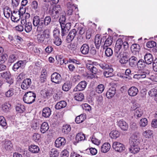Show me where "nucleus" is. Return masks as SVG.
<instances>
[{
	"label": "nucleus",
	"mask_w": 157,
	"mask_h": 157,
	"mask_svg": "<svg viewBox=\"0 0 157 157\" xmlns=\"http://www.w3.org/2000/svg\"><path fill=\"white\" fill-rule=\"evenodd\" d=\"M128 44L127 42H123L121 39H118L116 41L114 49L115 56L118 58L120 59L119 62L122 65L126 64L128 63L129 58V54L127 52H122V48L127 49Z\"/></svg>",
	"instance_id": "1"
},
{
	"label": "nucleus",
	"mask_w": 157,
	"mask_h": 157,
	"mask_svg": "<svg viewBox=\"0 0 157 157\" xmlns=\"http://www.w3.org/2000/svg\"><path fill=\"white\" fill-rule=\"evenodd\" d=\"M44 10L47 11L49 9L48 13L51 16L52 18L57 19L62 11V8L59 5H56L53 7L51 5L50 6L48 3L44 4L43 6Z\"/></svg>",
	"instance_id": "2"
},
{
	"label": "nucleus",
	"mask_w": 157,
	"mask_h": 157,
	"mask_svg": "<svg viewBox=\"0 0 157 157\" xmlns=\"http://www.w3.org/2000/svg\"><path fill=\"white\" fill-rule=\"evenodd\" d=\"M51 30L49 29H45L37 36L38 42L44 44L48 43L51 38Z\"/></svg>",
	"instance_id": "3"
},
{
	"label": "nucleus",
	"mask_w": 157,
	"mask_h": 157,
	"mask_svg": "<svg viewBox=\"0 0 157 157\" xmlns=\"http://www.w3.org/2000/svg\"><path fill=\"white\" fill-rule=\"evenodd\" d=\"M129 143L130 145L129 150L130 152L133 154L138 152L140 150L138 146L140 143L138 140L137 136L134 135L132 136Z\"/></svg>",
	"instance_id": "4"
},
{
	"label": "nucleus",
	"mask_w": 157,
	"mask_h": 157,
	"mask_svg": "<svg viewBox=\"0 0 157 157\" xmlns=\"http://www.w3.org/2000/svg\"><path fill=\"white\" fill-rule=\"evenodd\" d=\"M33 24L35 26H37V29L42 30L45 25L43 21V18H40L39 16H35L33 19Z\"/></svg>",
	"instance_id": "5"
},
{
	"label": "nucleus",
	"mask_w": 157,
	"mask_h": 157,
	"mask_svg": "<svg viewBox=\"0 0 157 157\" xmlns=\"http://www.w3.org/2000/svg\"><path fill=\"white\" fill-rule=\"evenodd\" d=\"M24 14L25 15V30L27 33L29 32V11L28 7L25 8Z\"/></svg>",
	"instance_id": "6"
},
{
	"label": "nucleus",
	"mask_w": 157,
	"mask_h": 157,
	"mask_svg": "<svg viewBox=\"0 0 157 157\" xmlns=\"http://www.w3.org/2000/svg\"><path fill=\"white\" fill-rule=\"evenodd\" d=\"M61 36L62 37L66 36L68 33L71 28V24L70 22L61 25Z\"/></svg>",
	"instance_id": "7"
},
{
	"label": "nucleus",
	"mask_w": 157,
	"mask_h": 157,
	"mask_svg": "<svg viewBox=\"0 0 157 157\" xmlns=\"http://www.w3.org/2000/svg\"><path fill=\"white\" fill-rule=\"evenodd\" d=\"M0 76L6 80V82L11 85L13 83V80L11 77V75L9 71H6L0 73Z\"/></svg>",
	"instance_id": "8"
},
{
	"label": "nucleus",
	"mask_w": 157,
	"mask_h": 157,
	"mask_svg": "<svg viewBox=\"0 0 157 157\" xmlns=\"http://www.w3.org/2000/svg\"><path fill=\"white\" fill-rule=\"evenodd\" d=\"M62 79L61 75L57 72H54L51 75V81L52 82L59 84L61 82Z\"/></svg>",
	"instance_id": "9"
},
{
	"label": "nucleus",
	"mask_w": 157,
	"mask_h": 157,
	"mask_svg": "<svg viewBox=\"0 0 157 157\" xmlns=\"http://www.w3.org/2000/svg\"><path fill=\"white\" fill-rule=\"evenodd\" d=\"M66 140L63 137H59L55 140V145L57 148L63 147L65 144Z\"/></svg>",
	"instance_id": "10"
},
{
	"label": "nucleus",
	"mask_w": 157,
	"mask_h": 157,
	"mask_svg": "<svg viewBox=\"0 0 157 157\" xmlns=\"http://www.w3.org/2000/svg\"><path fill=\"white\" fill-rule=\"evenodd\" d=\"M105 39L106 38L105 36H103L101 38L99 36V35H97L96 36L94 39V43L97 49H99L101 42L103 43Z\"/></svg>",
	"instance_id": "11"
},
{
	"label": "nucleus",
	"mask_w": 157,
	"mask_h": 157,
	"mask_svg": "<svg viewBox=\"0 0 157 157\" xmlns=\"http://www.w3.org/2000/svg\"><path fill=\"white\" fill-rule=\"evenodd\" d=\"M113 147L116 151L119 152H122L125 149V147L123 144L117 142L113 143Z\"/></svg>",
	"instance_id": "12"
},
{
	"label": "nucleus",
	"mask_w": 157,
	"mask_h": 157,
	"mask_svg": "<svg viewBox=\"0 0 157 157\" xmlns=\"http://www.w3.org/2000/svg\"><path fill=\"white\" fill-rule=\"evenodd\" d=\"M27 62L25 60L18 61L14 64L12 68V70L14 71H17L19 68L24 67Z\"/></svg>",
	"instance_id": "13"
},
{
	"label": "nucleus",
	"mask_w": 157,
	"mask_h": 157,
	"mask_svg": "<svg viewBox=\"0 0 157 157\" xmlns=\"http://www.w3.org/2000/svg\"><path fill=\"white\" fill-rule=\"evenodd\" d=\"M86 67L87 69L93 74L92 75V78H94L95 77L94 75L96 74L98 72V70L97 68L94 67L93 65L90 63L86 64Z\"/></svg>",
	"instance_id": "14"
},
{
	"label": "nucleus",
	"mask_w": 157,
	"mask_h": 157,
	"mask_svg": "<svg viewBox=\"0 0 157 157\" xmlns=\"http://www.w3.org/2000/svg\"><path fill=\"white\" fill-rule=\"evenodd\" d=\"M87 85L86 82L85 81L80 82L74 89V91H82L85 89Z\"/></svg>",
	"instance_id": "15"
},
{
	"label": "nucleus",
	"mask_w": 157,
	"mask_h": 157,
	"mask_svg": "<svg viewBox=\"0 0 157 157\" xmlns=\"http://www.w3.org/2000/svg\"><path fill=\"white\" fill-rule=\"evenodd\" d=\"M90 48L88 44L85 43L82 44L80 48V51L81 53L84 55H86L89 54Z\"/></svg>",
	"instance_id": "16"
},
{
	"label": "nucleus",
	"mask_w": 157,
	"mask_h": 157,
	"mask_svg": "<svg viewBox=\"0 0 157 157\" xmlns=\"http://www.w3.org/2000/svg\"><path fill=\"white\" fill-rule=\"evenodd\" d=\"M116 91L115 87H112L110 88L106 92V97L110 99L113 97L115 94Z\"/></svg>",
	"instance_id": "17"
},
{
	"label": "nucleus",
	"mask_w": 157,
	"mask_h": 157,
	"mask_svg": "<svg viewBox=\"0 0 157 157\" xmlns=\"http://www.w3.org/2000/svg\"><path fill=\"white\" fill-rule=\"evenodd\" d=\"M67 6L68 8L67 14L70 15H71L72 14L74 9H76L77 8L76 5H75L73 3L70 2L67 3Z\"/></svg>",
	"instance_id": "18"
},
{
	"label": "nucleus",
	"mask_w": 157,
	"mask_h": 157,
	"mask_svg": "<svg viewBox=\"0 0 157 157\" xmlns=\"http://www.w3.org/2000/svg\"><path fill=\"white\" fill-rule=\"evenodd\" d=\"M138 61L137 57L135 56H132L129 58L128 63L129 66L132 67H136Z\"/></svg>",
	"instance_id": "19"
},
{
	"label": "nucleus",
	"mask_w": 157,
	"mask_h": 157,
	"mask_svg": "<svg viewBox=\"0 0 157 157\" xmlns=\"http://www.w3.org/2000/svg\"><path fill=\"white\" fill-rule=\"evenodd\" d=\"M117 125L123 130L127 131L128 128V124L123 119L118 121Z\"/></svg>",
	"instance_id": "20"
},
{
	"label": "nucleus",
	"mask_w": 157,
	"mask_h": 157,
	"mask_svg": "<svg viewBox=\"0 0 157 157\" xmlns=\"http://www.w3.org/2000/svg\"><path fill=\"white\" fill-rule=\"evenodd\" d=\"M144 59L147 64H151L153 61V56L150 53H147L145 54L144 56Z\"/></svg>",
	"instance_id": "21"
},
{
	"label": "nucleus",
	"mask_w": 157,
	"mask_h": 157,
	"mask_svg": "<svg viewBox=\"0 0 157 157\" xmlns=\"http://www.w3.org/2000/svg\"><path fill=\"white\" fill-rule=\"evenodd\" d=\"M138 93V88L135 86H132L128 90V94L130 96L133 97L136 95Z\"/></svg>",
	"instance_id": "22"
},
{
	"label": "nucleus",
	"mask_w": 157,
	"mask_h": 157,
	"mask_svg": "<svg viewBox=\"0 0 157 157\" xmlns=\"http://www.w3.org/2000/svg\"><path fill=\"white\" fill-rule=\"evenodd\" d=\"M41 121L39 120L34 119L31 121V127L34 130L39 128L40 127V122Z\"/></svg>",
	"instance_id": "23"
},
{
	"label": "nucleus",
	"mask_w": 157,
	"mask_h": 157,
	"mask_svg": "<svg viewBox=\"0 0 157 157\" xmlns=\"http://www.w3.org/2000/svg\"><path fill=\"white\" fill-rule=\"evenodd\" d=\"M104 42H105L104 44L101 46L103 49H105V48H107L112 44L113 42L112 37L111 36L108 37L107 39H105Z\"/></svg>",
	"instance_id": "24"
},
{
	"label": "nucleus",
	"mask_w": 157,
	"mask_h": 157,
	"mask_svg": "<svg viewBox=\"0 0 157 157\" xmlns=\"http://www.w3.org/2000/svg\"><path fill=\"white\" fill-rule=\"evenodd\" d=\"M80 46V43L78 41H75L68 46L69 48L71 50L75 51Z\"/></svg>",
	"instance_id": "25"
},
{
	"label": "nucleus",
	"mask_w": 157,
	"mask_h": 157,
	"mask_svg": "<svg viewBox=\"0 0 157 157\" xmlns=\"http://www.w3.org/2000/svg\"><path fill=\"white\" fill-rule=\"evenodd\" d=\"M51 113L50 109L48 107L44 108L42 110V116L45 118L49 117Z\"/></svg>",
	"instance_id": "26"
},
{
	"label": "nucleus",
	"mask_w": 157,
	"mask_h": 157,
	"mask_svg": "<svg viewBox=\"0 0 157 157\" xmlns=\"http://www.w3.org/2000/svg\"><path fill=\"white\" fill-rule=\"evenodd\" d=\"M75 26L77 29V32L80 35H82L85 33V29L83 25L81 24L76 23Z\"/></svg>",
	"instance_id": "27"
},
{
	"label": "nucleus",
	"mask_w": 157,
	"mask_h": 157,
	"mask_svg": "<svg viewBox=\"0 0 157 157\" xmlns=\"http://www.w3.org/2000/svg\"><path fill=\"white\" fill-rule=\"evenodd\" d=\"M147 64V63L143 59L138 60L137 64L138 68L140 70H143L145 68Z\"/></svg>",
	"instance_id": "28"
},
{
	"label": "nucleus",
	"mask_w": 157,
	"mask_h": 157,
	"mask_svg": "<svg viewBox=\"0 0 157 157\" xmlns=\"http://www.w3.org/2000/svg\"><path fill=\"white\" fill-rule=\"evenodd\" d=\"M3 147L6 151H11L13 148V145L10 141H6L4 142Z\"/></svg>",
	"instance_id": "29"
},
{
	"label": "nucleus",
	"mask_w": 157,
	"mask_h": 157,
	"mask_svg": "<svg viewBox=\"0 0 157 157\" xmlns=\"http://www.w3.org/2000/svg\"><path fill=\"white\" fill-rule=\"evenodd\" d=\"M110 147V145L109 143H105L101 147V151L104 153H106L109 151Z\"/></svg>",
	"instance_id": "30"
},
{
	"label": "nucleus",
	"mask_w": 157,
	"mask_h": 157,
	"mask_svg": "<svg viewBox=\"0 0 157 157\" xmlns=\"http://www.w3.org/2000/svg\"><path fill=\"white\" fill-rule=\"evenodd\" d=\"M67 105V103L62 101L58 102L56 105L55 108L56 109H59L65 108Z\"/></svg>",
	"instance_id": "31"
},
{
	"label": "nucleus",
	"mask_w": 157,
	"mask_h": 157,
	"mask_svg": "<svg viewBox=\"0 0 157 157\" xmlns=\"http://www.w3.org/2000/svg\"><path fill=\"white\" fill-rule=\"evenodd\" d=\"M131 49L132 52L136 54H139V52L140 50V47L139 44H135L132 45Z\"/></svg>",
	"instance_id": "32"
},
{
	"label": "nucleus",
	"mask_w": 157,
	"mask_h": 157,
	"mask_svg": "<svg viewBox=\"0 0 157 157\" xmlns=\"http://www.w3.org/2000/svg\"><path fill=\"white\" fill-rule=\"evenodd\" d=\"M113 69L111 67L105 71L103 72V75L106 78L111 77L113 75Z\"/></svg>",
	"instance_id": "33"
},
{
	"label": "nucleus",
	"mask_w": 157,
	"mask_h": 157,
	"mask_svg": "<svg viewBox=\"0 0 157 157\" xmlns=\"http://www.w3.org/2000/svg\"><path fill=\"white\" fill-rule=\"evenodd\" d=\"M21 88L22 89L26 90L29 87V78H26L24 80L22 83Z\"/></svg>",
	"instance_id": "34"
},
{
	"label": "nucleus",
	"mask_w": 157,
	"mask_h": 157,
	"mask_svg": "<svg viewBox=\"0 0 157 157\" xmlns=\"http://www.w3.org/2000/svg\"><path fill=\"white\" fill-rule=\"evenodd\" d=\"M49 128V126L48 123L46 122H44L41 125L40 131L42 133H44L48 130Z\"/></svg>",
	"instance_id": "35"
},
{
	"label": "nucleus",
	"mask_w": 157,
	"mask_h": 157,
	"mask_svg": "<svg viewBox=\"0 0 157 157\" xmlns=\"http://www.w3.org/2000/svg\"><path fill=\"white\" fill-rule=\"evenodd\" d=\"M11 105L8 103H5L2 105V109L5 112L7 113L11 109Z\"/></svg>",
	"instance_id": "36"
},
{
	"label": "nucleus",
	"mask_w": 157,
	"mask_h": 157,
	"mask_svg": "<svg viewBox=\"0 0 157 157\" xmlns=\"http://www.w3.org/2000/svg\"><path fill=\"white\" fill-rule=\"evenodd\" d=\"M86 138L85 135L82 132H79L77 134L76 137V140L78 142L84 140Z\"/></svg>",
	"instance_id": "37"
},
{
	"label": "nucleus",
	"mask_w": 157,
	"mask_h": 157,
	"mask_svg": "<svg viewBox=\"0 0 157 157\" xmlns=\"http://www.w3.org/2000/svg\"><path fill=\"white\" fill-rule=\"evenodd\" d=\"M143 113V111L140 108H136L135 110L134 116L136 118L141 117Z\"/></svg>",
	"instance_id": "38"
},
{
	"label": "nucleus",
	"mask_w": 157,
	"mask_h": 157,
	"mask_svg": "<svg viewBox=\"0 0 157 157\" xmlns=\"http://www.w3.org/2000/svg\"><path fill=\"white\" fill-rule=\"evenodd\" d=\"M149 95L151 97H153L154 98V100L155 101H157V90L155 89H152L148 92Z\"/></svg>",
	"instance_id": "39"
},
{
	"label": "nucleus",
	"mask_w": 157,
	"mask_h": 157,
	"mask_svg": "<svg viewBox=\"0 0 157 157\" xmlns=\"http://www.w3.org/2000/svg\"><path fill=\"white\" fill-rule=\"evenodd\" d=\"M86 116L83 114H81L75 118V122L77 124H79L83 122L86 119Z\"/></svg>",
	"instance_id": "40"
},
{
	"label": "nucleus",
	"mask_w": 157,
	"mask_h": 157,
	"mask_svg": "<svg viewBox=\"0 0 157 157\" xmlns=\"http://www.w3.org/2000/svg\"><path fill=\"white\" fill-rule=\"evenodd\" d=\"M120 135V133L117 130H113L109 134V136L112 139H116Z\"/></svg>",
	"instance_id": "41"
},
{
	"label": "nucleus",
	"mask_w": 157,
	"mask_h": 157,
	"mask_svg": "<svg viewBox=\"0 0 157 157\" xmlns=\"http://www.w3.org/2000/svg\"><path fill=\"white\" fill-rule=\"evenodd\" d=\"M71 85L69 82H66L63 85L62 89L65 91H68L71 87Z\"/></svg>",
	"instance_id": "42"
},
{
	"label": "nucleus",
	"mask_w": 157,
	"mask_h": 157,
	"mask_svg": "<svg viewBox=\"0 0 157 157\" xmlns=\"http://www.w3.org/2000/svg\"><path fill=\"white\" fill-rule=\"evenodd\" d=\"M71 130V127L69 124L63 125L62 127V132L65 134H68Z\"/></svg>",
	"instance_id": "43"
},
{
	"label": "nucleus",
	"mask_w": 157,
	"mask_h": 157,
	"mask_svg": "<svg viewBox=\"0 0 157 157\" xmlns=\"http://www.w3.org/2000/svg\"><path fill=\"white\" fill-rule=\"evenodd\" d=\"M40 150L39 147L36 145H31L30 146V152L35 153L38 152Z\"/></svg>",
	"instance_id": "44"
},
{
	"label": "nucleus",
	"mask_w": 157,
	"mask_h": 157,
	"mask_svg": "<svg viewBox=\"0 0 157 157\" xmlns=\"http://www.w3.org/2000/svg\"><path fill=\"white\" fill-rule=\"evenodd\" d=\"M59 153L57 149L53 148L49 152V154L51 157H57L59 155Z\"/></svg>",
	"instance_id": "45"
},
{
	"label": "nucleus",
	"mask_w": 157,
	"mask_h": 157,
	"mask_svg": "<svg viewBox=\"0 0 157 157\" xmlns=\"http://www.w3.org/2000/svg\"><path fill=\"white\" fill-rule=\"evenodd\" d=\"M10 13L12 15V12L10 8L8 7L5 8L4 10V14L5 16L7 18H9L10 16Z\"/></svg>",
	"instance_id": "46"
},
{
	"label": "nucleus",
	"mask_w": 157,
	"mask_h": 157,
	"mask_svg": "<svg viewBox=\"0 0 157 157\" xmlns=\"http://www.w3.org/2000/svg\"><path fill=\"white\" fill-rule=\"evenodd\" d=\"M75 99L78 101H82L84 98L83 94L81 93H77L75 96Z\"/></svg>",
	"instance_id": "47"
},
{
	"label": "nucleus",
	"mask_w": 157,
	"mask_h": 157,
	"mask_svg": "<svg viewBox=\"0 0 157 157\" xmlns=\"http://www.w3.org/2000/svg\"><path fill=\"white\" fill-rule=\"evenodd\" d=\"M153 134V131L151 130H146L143 133V135L146 138H149Z\"/></svg>",
	"instance_id": "48"
},
{
	"label": "nucleus",
	"mask_w": 157,
	"mask_h": 157,
	"mask_svg": "<svg viewBox=\"0 0 157 157\" xmlns=\"http://www.w3.org/2000/svg\"><path fill=\"white\" fill-rule=\"evenodd\" d=\"M16 110L18 113H22L25 111V106L23 105L18 104L16 107Z\"/></svg>",
	"instance_id": "49"
},
{
	"label": "nucleus",
	"mask_w": 157,
	"mask_h": 157,
	"mask_svg": "<svg viewBox=\"0 0 157 157\" xmlns=\"http://www.w3.org/2000/svg\"><path fill=\"white\" fill-rule=\"evenodd\" d=\"M105 89L104 85L102 84H100L98 85L96 88V92L99 94L102 93Z\"/></svg>",
	"instance_id": "50"
},
{
	"label": "nucleus",
	"mask_w": 157,
	"mask_h": 157,
	"mask_svg": "<svg viewBox=\"0 0 157 157\" xmlns=\"http://www.w3.org/2000/svg\"><path fill=\"white\" fill-rule=\"evenodd\" d=\"M148 123L147 119L145 118H142L140 121L139 124L141 127H144L146 126Z\"/></svg>",
	"instance_id": "51"
},
{
	"label": "nucleus",
	"mask_w": 157,
	"mask_h": 157,
	"mask_svg": "<svg viewBox=\"0 0 157 157\" xmlns=\"http://www.w3.org/2000/svg\"><path fill=\"white\" fill-rule=\"evenodd\" d=\"M41 137V135L37 133H35L33 135L32 138V139L35 142L39 141Z\"/></svg>",
	"instance_id": "52"
},
{
	"label": "nucleus",
	"mask_w": 157,
	"mask_h": 157,
	"mask_svg": "<svg viewBox=\"0 0 157 157\" xmlns=\"http://www.w3.org/2000/svg\"><path fill=\"white\" fill-rule=\"evenodd\" d=\"M14 89L13 88H10L5 93L7 97H10L14 94Z\"/></svg>",
	"instance_id": "53"
},
{
	"label": "nucleus",
	"mask_w": 157,
	"mask_h": 157,
	"mask_svg": "<svg viewBox=\"0 0 157 157\" xmlns=\"http://www.w3.org/2000/svg\"><path fill=\"white\" fill-rule=\"evenodd\" d=\"M105 54L106 56L110 57L113 54V51L110 48L107 47L105 51Z\"/></svg>",
	"instance_id": "54"
},
{
	"label": "nucleus",
	"mask_w": 157,
	"mask_h": 157,
	"mask_svg": "<svg viewBox=\"0 0 157 157\" xmlns=\"http://www.w3.org/2000/svg\"><path fill=\"white\" fill-rule=\"evenodd\" d=\"M8 56L7 54H4L0 56V65L2 64L7 60Z\"/></svg>",
	"instance_id": "55"
},
{
	"label": "nucleus",
	"mask_w": 157,
	"mask_h": 157,
	"mask_svg": "<svg viewBox=\"0 0 157 157\" xmlns=\"http://www.w3.org/2000/svg\"><path fill=\"white\" fill-rule=\"evenodd\" d=\"M62 43L61 39L59 37L55 38L53 39V43L57 46L60 45Z\"/></svg>",
	"instance_id": "56"
},
{
	"label": "nucleus",
	"mask_w": 157,
	"mask_h": 157,
	"mask_svg": "<svg viewBox=\"0 0 157 157\" xmlns=\"http://www.w3.org/2000/svg\"><path fill=\"white\" fill-rule=\"evenodd\" d=\"M0 125L2 127H5L7 125L5 119L2 116H0Z\"/></svg>",
	"instance_id": "57"
},
{
	"label": "nucleus",
	"mask_w": 157,
	"mask_h": 157,
	"mask_svg": "<svg viewBox=\"0 0 157 157\" xmlns=\"http://www.w3.org/2000/svg\"><path fill=\"white\" fill-rule=\"evenodd\" d=\"M17 59L16 56L14 55H11L9 56L8 62L10 63H13Z\"/></svg>",
	"instance_id": "58"
},
{
	"label": "nucleus",
	"mask_w": 157,
	"mask_h": 157,
	"mask_svg": "<svg viewBox=\"0 0 157 157\" xmlns=\"http://www.w3.org/2000/svg\"><path fill=\"white\" fill-rule=\"evenodd\" d=\"M156 43L153 41H149L146 44L148 48H152L156 46Z\"/></svg>",
	"instance_id": "59"
},
{
	"label": "nucleus",
	"mask_w": 157,
	"mask_h": 157,
	"mask_svg": "<svg viewBox=\"0 0 157 157\" xmlns=\"http://www.w3.org/2000/svg\"><path fill=\"white\" fill-rule=\"evenodd\" d=\"M51 18L49 16H47L45 17V18L44 19V23L45 25L47 26L48 25L51 21Z\"/></svg>",
	"instance_id": "60"
},
{
	"label": "nucleus",
	"mask_w": 157,
	"mask_h": 157,
	"mask_svg": "<svg viewBox=\"0 0 157 157\" xmlns=\"http://www.w3.org/2000/svg\"><path fill=\"white\" fill-rule=\"evenodd\" d=\"M29 93V92H26L25 94L24 95L23 99L24 102L27 104H29V96H28L27 94Z\"/></svg>",
	"instance_id": "61"
},
{
	"label": "nucleus",
	"mask_w": 157,
	"mask_h": 157,
	"mask_svg": "<svg viewBox=\"0 0 157 157\" xmlns=\"http://www.w3.org/2000/svg\"><path fill=\"white\" fill-rule=\"evenodd\" d=\"M90 139L92 143L94 144L98 145L100 144V141L96 138L94 136H93L92 137L90 138Z\"/></svg>",
	"instance_id": "62"
},
{
	"label": "nucleus",
	"mask_w": 157,
	"mask_h": 157,
	"mask_svg": "<svg viewBox=\"0 0 157 157\" xmlns=\"http://www.w3.org/2000/svg\"><path fill=\"white\" fill-rule=\"evenodd\" d=\"M99 66L102 69L105 70L108 69V68L109 69V68L111 67V66H109V64L105 63H100L99 64Z\"/></svg>",
	"instance_id": "63"
},
{
	"label": "nucleus",
	"mask_w": 157,
	"mask_h": 157,
	"mask_svg": "<svg viewBox=\"0 0 157 157\" xmlns=\"http://www.w3.org/2000/svg\"><path fill=\"white\" fill-rule=\"evenodd\" d=\"M152 68L155 72H157V58L155 59L153 62Z\"/></svg>",
	"instance_id": "64"
}]
</instances>
